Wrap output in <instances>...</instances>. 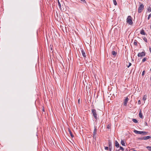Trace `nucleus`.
<instances>
[{
    "label": "nucleus",
    "instance_id": "f257e3e1",
    "mask_svg": "<svg viewBox=\"0 0 151 151\" xmlns=\"http://www.w3.org/2000/svg\"><path fill=\"white\" fill-rule=\"evenodd\" d=\"M92 113L93 114V116L94 117V118L97 120L99 118V117L97 116V114L96 110L95 109H92L91 110Z\"/></svg>",
    "mask_w": 151,
    "mask_h": 151
},
{
    "label": "nucleus",
    "instance_id": "f03ea898",
    "mask_svg": "<svg viewBox=\"0 0 151 151\" xmlns=\"http://www.w3.org/2000/svg\"><path fill=\"white\" fill-rule=\"evenodd\" d=\"M127 22L129 25H132L133 24L132 18L130 16H129L127 19Z\"/></svg>",
    "mask_w": 151,
    "mask_h": 151
},
{
    "label": "nucleus",
    "instance_id": "7ed1b4c3",
    "mask_svg": "<svg viewBox=\"0 0 151 151\" xmlns=\"http://www.w3.org/2000/svg\"><path fill=\"white\" fill-rule=\"evenodd\" d=\"M144 9V5L142 4H141L139 6L138 9V13H140L142 11V10Z\"/></svg>",
    "mask_w": 151,
    "mask_h": 151
},
{
    "label": "nucleus",
    "instance_id": "20e7f679",
    "mask_svg": "<svg viewBox=\"0 0 151 151\" xmlns=\"http://www.w3.org/2000/svg\"><path fill=\"white\" fill-rule=\"evenodd\" d=\"M145 55V52H139L138 53L137 56L138 57H142Z\"/></svg>",
    "mask_w": 151,
    "mask_h": 151
},
{
    "label": "nucleus",
    "instance_id": "39448f33",
    "mask_svg": "<svg viewBox=\"0 0 151 151\" xmlns=\"http://www.w3.org/2000/svg\"><path fill=\"white\" fill-rule=\"evenodd\" d=\"M151 138V137L150 136H147L146 137L145 136V137H141V138H139V139H144V140H147V139H150Z\"/></svg>",
    "mask_w": 151,
    "mask_h": 151
},
{
    "label": "nucleus",
    "instance_id": "423d86ee",
    "mask_svg": "<svg viewBox=\"0 0 151 151\" xmlns=\"http://www.w3.org/2000/svg\"><path fill=\"white\" fill-rule=\"evenodd\" d=\"M129 100V99L127 97L124 100L123 104L124 106H126L127 105V102Z\"/></svg>",
    "mask_w": 151,
    "mask_h": 151
},
{
    "label": "nucleus",
    "instance_id": "0eeeda50",
    "mask_svg": "<svg viewBox=\"0 0 151 151\" xmlns=\"http://www.w3.org/2000/svg\"><path fill=\"white\" fill-rule=\"evenodd\" d=\"M134 132L136 133V134H142V133L143 132V131H137L136 130H134Z\"/></svg>",
    "mask_w": 151,
    "mask_h": 151
},
{
    "label": "nucleus",
    "instance_id": "6e6552de",
    "mask_svg": "<svg viewBox=\"0 0 151 151\" xmlns=\"http://www.w3.org/2000/svg\"><path fill=\"white\" fill-rule=\"evenodd\" d=\"M81 51L82 54V55L84 57H86V55L85 52H84V50L82 49L81 50Z\"/></svg>",
    "mask_w": 151,
    "mask_h": 151
},
{
    "label": "nucleus",
    "instance_id": "1a4fd4ad",
    "mask_svg": "<svg viewBox=\"0 0 151 151\" xmlns=\"http://www.w3.org/2000/svg\"><path fill=\"white\" fill-rule=\"evenodd\" d=\"M108 145L109 148H112L111 142L110 140H108Z\"/></svg>",
    "mask_w": 151,
    "mask_h": 151
},
{
    "label": "nucleus",
    "instance_id": "9d476101",
    "mask_svg": "<svg viewBox=\"0 0 151 151\" xmlns=\"http://www.w3.org/2000/svg\"><path fill=\"white\" fill-rule=\"evenodd\" d=\"M111 54L114 56H116L117 55V53L114 51H112L111 52Z\"/></svg>",
    "mask_w": 151,
    "mask_h": 151
},
{
    "label": "nucleus",
    "instance_id": "9b49d317",
    "mask_svg": "<svg viewBox=\"0 0 151 151\" xmlns=\"http://www.w3.org/2000/svg\"><path fill=\"white\" fill-rule=\"evenodd\" d=\"M140 33L143 35H146V33H145V31L143 29H142L140 32Z\"/></svg>",
    "mask_w": 151,
    "mask_h": 151
},
{
    "label": "nucleus",
    "instance_id": "f8f14e48",
    "mask_svg": "<svg viewBox=\"0 0 151 151\" xmlns=\"http://www.w3.org/2000/svg\"><path fill=\"white\" fill-rule=\"evenodd\" d=\"M139 116L140 118H142L143 117L142 114V113L141 110H140L139 113Z\"/></svg>",
    "mask_w": 151,
    "mask_h": 151
},
{
    "label": "nucleus",
    "instance_id": "ddd939ff",
    "mask_svg": "<svg viewBox=\"0 0 151 151\" xmlns=\"http://www.w3.org/2000/svg\"><path fill=\"white\" fill-rule=\"evenodd\" d=\"M115 146L117 147H119V144L117 141H116L115 143Z\"/></svg>",
    "mask_w": 151,
    "mask_h": 151
},
{
    "label": "nucleus",
    "instance_id": "4468645a",
    "mask_svg": "<svg viewBox=\"0 0 151 151\" xmlns=\"http://www.w3.org/2000/svg\"><path fill=\"white\" fill-rule=\"evenodd\" d=\"M122 145L123 146H125V144L124 142V140H122L121 141V142Z\"/></svg>",
    "mask_w": 151,
    "mask_h": 151
},
{
    "label": "nucleus",
    "instance_id": "2eb2a0df",
    "mask_svg": "<svg viewBox=\"0 0 151 151\" xmlns=\"http://www.w3.org/2000/svg\"><path fill=\"white\" fill-rule=\"evenodd\" d=\"M68 131L69 132V133L70 134L71 137L72 138H73V137H74V136L73 135V134L72 132H71V130L69 129H68Z\"/></svg>",
    "mask_w": 151,
    "mask_h": 151
},
{
    "label": "nucleus",
    "instance_id": "dca6fc26",
    "mask_svg": "<svg viewBox=\"0 0 151 151\" xmlns=\"http://www.w3.org/2000/svg\"><path fill=\"white\" fill-rule=\"evenodd\" d=\"M137 41L136 40H135L134 42V45L137 46Z\"/></svg>",
    "mask_w": 151,
    "mask_h": 151
},
{
    "label": "nucleus",
    "instance_id": "f3484780",
    "mask_svg": "<svg viewBox=\"0 0 151 151\" xmlns=\"http://www.w3.org/2000/svg\"><path fill=\"white\" fill-rule=\"evenodd\" d=\"M132 120L133 122L135 123H137L138 122L137 121L136 119H133Z\"/></svg>",
    "mask_w": 151,
    "mask_h": 151
},
{
    "label": "nucleus",
    "instance_id": "a211bd4d",
    "mask_svg": "<svg viewBox=\"0 0 151 151\" xmlns=\"http://www.w3.org/2000/svg\"><path fill=\"white\" fill-rule=\"evenodd\" d=\"M147 10L148 12H151V8L150 7H149L147 9Z\"/></svg>",
    "mask_w": 151,
    "mask_h": 151
},
{
    "label": "nucleus",
    "instance_id": "6ab92c4d",
    "mask_svg": "<svg viewBox=\"0 0 151 151\" xmlns=\"http://www.w3.org/2000/svg\"><path fill=\"white\" fill-rule=\"evenodd\" d=\"M146 148L149 151H151V146H147Z\"/></svg>",
    "mask_w": 151,
    "mask_h": 151
},
{
    "label": "nucleus",
    "instance_id": "aec40b11",
    "mask_svg": "<svg viewBox=\"0 0 151 151\" xmlns=\"http://www.w3.org/2000/svg\"><path fill=\"white\" fill-rule=\"evenodd\" d=\"M113 3H114V5H115L116 6L117 4V3L116 0H113Z\"/></svg>",
    "mask_w": 151,
    "mask_h": 151
},
{
    "label": "nucleus",
    "instance_id": "412c9836",
    "mask_svg": "<svg viewBox=\"0 0 151 151\" xmlns=\"http://www.w3.org/2000/svg\"><path fill=\"white\" fill-rule=\"evenodd\" d=\"M143 40H144L146 42H147V38L145 37H144L143 38Z\"/></svg>",
    "mask_w": 151,
    "mask_h": 151
},
{
    "label": "nucleus",
    "instance_id": "4be33fe9",
    "mask_svg": "<svg viewBox=\"0 0 151 151\" xmlns=\"http://www.w3.org/2000/svg\"><path fill=\"white\" fill-rule=\"evenodd\" d=\"M81 1V2L83 4H84L86 3V1L85 0H80Z\"/></svg>",
    "mask_w": 151,
    "mask_h": 151
},
{
    "label": "nucleus",
    "instance_id": "5701e85b",
    "mask_svg": "<svg viewBox=\"0 0 151 151\" xmlns=\"http://www.w3.org/2000/svg\"><path fill=\"white\" fill-rule=\"evenodd\" d=\"M96 130L95 128V129L93 130V134H96Z\"/></svg>",
    "mask_w": 151,
    "mask_h": 151
},
{
    "label": "nucleus",
    "instance_id": "b1692460",
    "mask_svg": "<svg viewBox=\"0 0 151 151\" xmlns=\"http://www.w3.org/2000/svg\"><path fill=\"white\" fill-rule=\"evenodd\" d=\"M146 97L147 96H146V95L144 96V97L143 98V101H145L146 99Z\"/></svg>",
    "mask_w": 151,
    "mask_h": 151
},
{
    "label": "nucleus",
    "instance_id": "393cba45",
    "mask_svg": "<svg viewBox=\"0 0 151 151\" xmlns=\"http://www.w3.org/2000/svg\"><path fill=\"white\" fill-rule=\"evenodd\" d=\"M151 17V13L149 15L148 17H147V19L148 20H149Z\"/></svg>",
    "mask_w": 151,
    "mask_h": 151
},
{
    "label": "nucleus",
    "instance_id": "a878e982",
    "mask_svg": "<svg viewBox=\"0 0 151 151\" xmlns=\"http://www.w3.org/2000/svg\"><path fill=\"white\" fill-rule=\"evenodd\" d=\"M58 6L60 8L61 7V4H60V3L59 2V1H58Z\"/></svg>",
    "mask_w": 151,
    "mask_h": 151
},
{
    "label": "nucleus",
    "instance_id": "bb28decb",
    "mask_svg": "<svg viewBox=\"0 0 151 151\" xmlns=\"http://www.w3.org/2000/svg\"><path fill=\"white\" fill-rule=\"evenodd\" d=\"M93 138L96 139V134H93Z\"/></svg>",
    "mask_w": 151,
    "mask_h": 151
},
{
    "label": "nucleus",
    "instance_id": "cd10ccee",
    "mask_svg": "<svg viewBox=\"0 0 151 151\" xmlns=\"http://www.w3.org/2000/svg\"><path fill=\"white\" fill-rule=\"evenodd\" d=\"M129 65H127V67L128 68H129L130 66H131L132 65V64L131 63H129Z\"/></svg>",
    "mask_w": 151,
    "mask_h": 151
},
{
    "label": "nucleus",
    "instance_id": "c85d7f7f",
    "mask_svg": "<svg viewBox=\"0 0 151 151\" xmlns=\"http://www.w3.org/2000/svg\"><path fill=\"white\" fill-rule=\"evenodd\" d=\"M147 133V132H144V131H143V132L142 133L143 134V135H145Z\"/></svg>",
    "mask_w": 151,
    "mask_h": 151
},
{
    "label": "nucleus",
    "instance_id": "c756f323",
    "mask_svg": "<svg viewBox=\"0 0 151 151\" xmlns=\"http://www.w3.org/2000/svg\"><path fill=\"white\" fill-rule=\"evenodd\" d=\"M146 60V58H143L142 60V62H144Z\"/></svg>",
    "mask_w": 151,
    "mask_h": 151
},
{
    "label": "nucleus",
    "instance_id": "7c9ffc66",
    "mask_svg": "<svg viewBox=\"0 0 151 151\" xmlns=\"http://www.w3.org/2000/svg\"><path fill=\"white\" fill-rule=\"evenodd\" d=\"M119 148H120V150H124V148L121 146H120L119 147Z\"/></svg>",
    "mask_w": 151,
    "mask_h": 151
},
{
    "label": "nucleus",
    "instance_id": "2f4dec72",
    "mask_svg": "<svg viewBox=\"0 0 151 151\" xmlns=\"http://www.w3.org/2000/svg\"><path fill=\"white\" fill-rule=\"evenodd\" d=\"M105 149L106 150H109V147H105Z\"/></svg>",
    "mask_w": 151,
    "mask_h": 151
},
{
    "label": "nucleus",
    "instance_id": "473e14b6",
    "mask_svg": "<svg viewBox=\"0 0 151 151\" xmlns=\"http://www.w3.org/2000/svg\"><path fill=\"white\" fill-rule=\"evenodd\" d=\"M145 70H144V71L142 72V75H144V73H145Z\"/></svg>",
    "mask_w": 151,
    "mask_h": 151
},
{
    "label": "nucleus",
    "instance_id": "72a5a7b5",
    "mask_svg": "<svg viewBox=\"0 0 151 151\" xmlns=\"http://www.w3.org/2000/svg\"><path fill=\"white\" fill-rule=\"evenodd\" d=\"M138 104H141V101L140 100H139L138 101Z\"/></svg>",
    "mask_w": 151,
    "mask_h": 151
},
{
    "label": "nucleus",
    "instance_id": "f704fd0d",
    "mask_svg": "<svg viewBox=\"0 0 151 151\" xmlns=\"http://www.w3.org/2000/svg\"><path fill=\"white\" fill-rule=\"evenodd\" d=\"M145 126H147V124L146 122H145Z\"/></svg>",
    "mask_w": 151,
    "mask_h": 151
},
{
    "label": "nucleus",
    "instance_id": "c9c22d12",
    "mask_svg": "<svg viewBox=\"0 0 151 151\" xmlns=\"http://www.w3.org/2000/svg\"><path fill=\"white\" fill-rule=\"evenodd\" d=\"M80 99H79L78 100V104H80Z\"/></svg>",
    "mask_w": 151,
    "mask_h": 151
},
{
    "label": "nucleus",
    "instance_id": "e433bc0d",
    "mask_svg": "<svg viewBox=\"0 0 151 151\" xmlns=\"http://www.w3.org/2000/svg\"><path fill=\"white\" fill-rule=\"evenodd\" d=\"M88 137L91 138V137L92 135H88Z\"/></svg>",
    "mask_w": 151,
    "mask_h": 151
},
{
    "label": "nucleus",
    "instance_id": "4c0bfd02",
    "mask_svg": "<svg viewBox=\"0 0 151 151\" xmlns=\"http://www.w3.org/2000/svg\"><path fill=\"white\" fill-rule=\"evenodd\" d=\"M109 127H110V126L109 125H108L107 127V128H108L109 129Z\"/></svg>",
    "mask_w": 151,
    "mask_h": 151
},
{
    "label": "nucleus",
    "instance_id": "58836bf2",
    "mask_svg": "<svg viewBox=\"0 0 151 151\" xmlns=\"http://www.w3.org/2000/svg\"><path fill=\"white\" fill-rule=\"evenodd\" d=\"M112 148H109V151H111V149Z\"/></svg>",
    "mask_w": 151,
    "mask_h": 151
},
{
    "label": "nucleus",
    "instance_id": "ea45409f",
    "mask_svg": "<svg viewBox=\"0 0 151 151\" xmlns=\"http://www.w3.org/2000/svg\"><path fill=\"white\" fill-rule=\"evenodd\" d=\"M42 111H45V110H44V108H43V109H42Z\"/></svg>",
    "mask_w": 151,
    "mask_h": 151
},
{
    "label": "nucleus",
    "instance_id": "a19ab883",
    "mask_svg": "<svg viewBox=\"0 0 151 151\" xmlns=\"http://www.w3.org/2000/svg\"><path fill=\"white\" fill-rule=\"evenodd\" d=\"M134 148L132 149L133 150H134V151H136V150H134Z\"/></svg>",
    "mask_w": 151,
    "mask_h": 151
},
{
    "label": "nucleus",
    "instance_id": "79ce46f5",
    "mask_svg": "<svg viewBox=\"0 0 151 151\" xmlns=\"http://www.w3.org/2000/svg\"><path fill=\"white\" fill-rule=\"evenodd\" d=\"M150 81H151V77L150 78Z\"/></svg>",
    "mask_w": 151,
    "mask_h": 151
},
{
    "label": "nucleus",
    "instance_id": "37998d69",
    "mask_svg": "<svg viewBox=\"0 0 151 151\" xmlns=\"http://www.w3.org/2000/svg\"><path fill=\"white\" fill-rule=\"evenodd\" d=\"M150 70L151 71V68L150 69Z\"/></svg>",
    "mask_w": 151,
    "mask_h": 151
},
{
    "label": "nucleus",
    "instance_id": "c03bdc74",
    "mask_svg": "<svg viewBox=\"0 0 151 151\" xmlns=\"http://www.w3.org/2000/svg\"><path fill=\"white\" fill-rule=\"evenodd\" d=\"M150 86H151V84H150Z\"/></svg>",
    "mask_w": 151,
    "mask_h": 151
}]
</instances>
